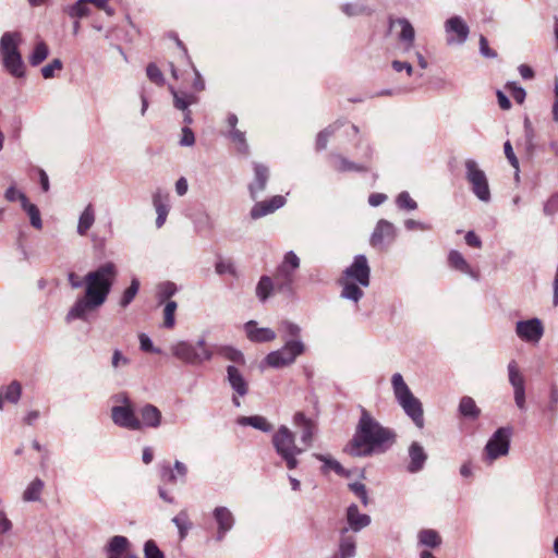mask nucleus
Instances as JSON below:
<instances>
[{
	"label": "nucleus",
	"instance_id": "1",
	"mask_svg": "<svg viewBox=\"0 0 558 558\" xmlns=\"http://www.w3.org/2000/svg\"><path fill=\"white\" fill-rule=\"evenodd\" d=\"M118 268L114 263L106 262L84 276V294L78 296L65 315L66 323L76 319L86 322L88 315L101 307L116 282Z\"/></svg>",
	"mask_w": 558,
	"mask_h": 558
},
{
	"label": "nucleus",
	"instance_id": "2",
	"mask_svg": "<svg viewBox=\"0 0 558 558\" xmlns=\"http://www.w3.org/2000/svg\"><path fill=\"white\" fill-rule=\"evenodd\" d=\"M395 441L396 433L383 426L369 411L361 407L359 422L345 451L352 457L364 458L387 451Z\"/></svg>",
	"mask_w": 558,
	"mask_h": 558
},
{
	"label": "nucleus",
	"instance_id": "3",
	"mask_svg": "<svg viewBox=\"0 0 558 558\" xmlns=\"http://www.w3.org/2000/svg\"><path fill=\"white\" fill-rule=\"evenodd\" d=\"M393 395L404 413L418 428L424 427L423 407L421 401L412 393L402 375L396 373L391 377Z\"/></svg>",
	"mask_w": 558,
	"mask_h": 558
},
{
	"label": "nucleus",
	"instance_id": "4",
	"mask_svg": "<svg viewBox=\"0 0 558 558\" xmlns=\"http://www.w3.org/2000/svg\"><path fill=\"white\" fill-rule=\"evenodd\" d=\"M170 351L177 360L192 366L202 365L210 361L214 355L204 338L198 339L196 342L177 341L171 344Z\"/></svg>",
	"mask_w": 558,
	"mask_h": 558
},
{
	"label": "nucleus",
	"instance_id": "5",
	"mask_svg": "<svg viewBox=\"0 0 558 558\" xmlns=\"http://www.w3.org/2000/svg\"><path fill=\"white\" fill-rule=\"evenodd\" d=\"M20 35L7 32L0 39V54L4 69L14 77H24L25 64L19 51Z\"/></svg>",
	"mask_w": 558,
	"mask_h": 558
},
{
	"label": "nucleus",
	"instance_id": "6",
	"mask_svg": "<svg viewBox=\"0 0 558 558\" xmlns=\"http://www.w3.org/2000/svg\"><path fill=\"white\" fill-rule=\"evenodd\" d=\"M272 446L289 470L299 465L298 456L305 451L295 445V435L286 425H281L272 436Z\"/></svg>",
	"mask_w": 558,
	"mask_h": 558
},
{
	"label": "nucleus",
	"instance_id": "7",
	"mask_svg": "<svg viewBox=\"0 0 558 558\" xmlns=\"http://www.w3.org/2000/svg\"><path fill=\"white\" fill-rule=\"evenodd\" d=\"M305 344L301 339H287L283 347L269 352L262 361L260 367L283 368L291 366L299 356L304 354Z\"/></svg>",
	"mask_w": 558,
	"mask_h": 558
},
{
	"label": "nucleus",
	"instance_id": "8",
	"mask_svg": "<svg viewBox=\"0 0 558 558\" xmlns=\"http://www.w3.org/2000/svg\"><path fill=\"white\" fill-rule=\"evenodd\" d=\"M465 179L470 184L472 193L483 203L492 199L489 183L486 173L480 168L474 159L464 161Z\"/></svg>",
	"mask_w": 558,
	"mask_h": 558
},
{
	"label": "nucleus",
	"instance_id": "9",
	"mask_svg": "<svg viewBox=\"0 0 558 558\" xmlns=\"http://www.w3.org/2000/svg\"><path fill=\"white\" fill-rule=\"evenodd\" d=\"M299 267L298 255L293 251L286 253L275 274L276 289L279 292L288 294L293 292L294 272Z\"/></svg>",
	"mask_w": 558,
	"mask_h": 558
},
{
	"label": "nucleus",
	"instance_id": "10",
	"mask_svg": "<svg viewBox=\"0 0 558 558\" xmlns=\"http://www.w3.org/2000/svg\"><path fill=\"white\" fill-rule=\"evenodd\" d=\"M511 427H499L488 439L484 448V461L492 463L500 457L507 456L510 449Z\"/></svg>",
	"mask_w": 558,
	"mask_h": 558
},
{
	"label": "nucleus",
	"instance_id": "11",
	"mask_svg": "<svg viewBox=\"0 0 558 558\" xmlns=\"http://www.w3.org/2000/svg\"><path fill=\"white\" fill-rule=\"evenodd\" d=\"M371 269L365 255H356L353 263L344 270L343 280L359 283L361 287L369 286Z\"/></svg>",
	"mask_w": 558,
	"mask_h": 558
},
{
	"label": "nucleus",
	"instance_id": "12",
	"mask_svg": "<svg viewBox=\"0 0 558 558\" xmlns=\"http://www.w3.org/2000/svg\"><path fill=\"white\" fill-rule=\"evenodd\" d=\"M213 519L217 526L215 539L222 542L226 535L234 527L235 517L228 507L217 506L213 510Z\"/></svg>",
	"mask_w": 558,
	"mask_h": 558
},
{
	"label": "nucleus",
	"instance_id": "13",
	"mask_svg": "<svg viewBox=\"0 0 558 558\" xmlns=\"http://www.w3.org/2000/svg\"><path fill=\"white\" fill-rule=\"evenodd\" d=\"M110 417L114 425L128 429L140 430L138 416L134 407H112Z\"/></svg>",
	"mask_w": 558,
	"mask_h": 558
},
{
	"label": "nucleus",
	"instance_id": "14",
	"mask_svg": "<svg viewBox=\"0 0 558 558\" xmlns=\"http://www.w3.org/2000/svg\"><path fill=\"white\" fill-rule=\"evenodd\" d=\"M226 371V380L234 392L232 403L235 407H240L241 402L239 397H244L248 393V383L236 366L228 365Z\"/></svg>",
	"mask_w": 558,
	"mask_h": 558
},
{
	"label": "nucleus",
	"instance_id": "15",
	"mask_svg": "<svg viewBox=\"0 0 558 558\" xmlns=\"http://www.w3.org/2000/svg\"><path fill=\"white\" fill-rule=\"evenodd\" d=\"M515 333L523 341L537 343L544 335V326L538 318L519 320L515 325Z\"/></svg>",
	"mask_w": 558,
	"mask_h": 558
},
{
	"label": "nucleus",
	"instance_id": "16",
	"mask_svg": "<svg viewBox=\"0 0 558 558\" xmlns=\"http://www.w3.org/2000/svg\"><path fill=\"white\" fill-rule=\"evenodd\" d=\"M397 230L393 223L386 219H380L371 236V245L376 248H381L384 244H390L395 241Z\"/></svg>",
	"mask_w": 558,
	"mask_h": 558
},
{
	"label": "nucleus",
	"instance_id": "17",
	"mask_svg": "<svg viewBox=\"0 0 558 558\" xmlns=\"http://www.w3.org/2000/svg\"><path fill=\"white\" fill-rule=\"evenodd\" d=\"M445 31L447 34H456V38L448 37V44L457 43L460 45L466 41L470 33L468 24L461 16L458 15L452 16L446 21Z\"/></svg>",
	"mask_w": 558,
	"mask_h": 558
},
{
	"label": "nucleus",
	"instance_id": "18",
	"mask_svg": "<svg viewBox=\"0 0 558 558\" xmlns=\"http://www.w3.org/2000/svg\"><path fill=\"white\" fill-rule=\"evenodd\" d=\"M140 430L144 428H158L161 425L162 414L154 404L146 403L137 410Z\"/></svg>",
	"mask_w": 558,
	"mask_h": 558
},
{
	"label": "nucleus",
	"instance_id": "19",
	"mask_svg": "<svg viewBox=\"0 0 558 558\" xmlns=\"http://www.w3.org/2000/svg\"><path fill=\"white\" fill-rule=\"evenodd\" d=\"M293 424L300 430L301 442L305 446V449L311 447L316 430L315 423L302 412H298L293 416Z\"/></svg>",
	"mask_w": 558,
	"mask_h": 558
},
{
	"label": "nucleus",
	"instance_id": "20",
	"mask_svg": "<svg viewBox=\"0 0 558 558\" xmlns=\"http://www.w3.org/2000/svg\"><path fill=\"white\" fill-rule=\"evenodd\" d=\"M400 27L398 39L403 44V51L409 52L414 47L415 29L410 21L405 17H399L390 22V27Z\"/></svg>",
	"mask_w": 558,
	"mask_h": 558
},
{
	"label": "nucleus",
	"instance_id": "21",
	"mask_svg": "<svg viewBox=\"0 0 558 558\" xmlns=\"http://www.w3.org/2000/svg\"><path fill=\"white\" fill-rule=\"evenodd\" d=\"M244 330L250 341L256 343H266L277 338L276 332L267 327H258L255 320L245 323Z\"/></svg>",
	"mask_w": 558,
	"mask_h": 558
},
{
	"label": "nucleus",
	"instance_id": "22",
	"mask_svg": "<svg viewBox=\"0 0 558 558\" xmlns=\"http://www.w3.org/2000/svg\"><path fill=\"white\" fill-rule=\"evenodd\" d=\"M254 180L248 185L250 195L253 199H256L258 194L266 189L267 181L269 178V169L263 163L254 162Z\"/></svg>",
	"mask_w": 558,
	"mask_h": 558
},
{
	"label": "nucleus",
	"instance_id": "23",
	"mask_svg": "<svg viewBox=\"0 0 558 558\" xmlns=\"http://www.w3.org/2000/svg\"><path fill=\"white\" fill-rule=\"evenodd\" d=\"M408 453L410 459V462L407 466L408 472L417 473L423 470L427 461V453L424 447L420 442L413 441L409 446Z\"/></svg>",
	"mask_w": 558,
	"mask_h": 558
},
{
	"label": "nucleus",
	"instance_id": "24",
	"mask_svg": "<svg viewBox=\"0 0 558 558\" xmlns=\"http://www.w3.org/2000/svg\"><path fill=\"white\" fill-rule=\"evenodd\" d=\"M284 204L286 198L281 195H276L269 201L256 203L252 207L250 215L253 219H259L281 208Z\"/></svg>",
	"mask_w": 558,
	"mask_h": 558
},
{
	"label": "nucleus",
	"instance_id": "25",
	"mask_svg": "<svg viewBox=\"0 0 558 558\" xmlns=\"http://www.w3.org/2000/svg\"><path fill=\"white\" fill-rule=\"evenodd\" d=\"M347 523L349 531L357 533L371 524V517L360 513L357 506L352 504L347 509Z\"/></svg>",
	"mask_w": 558,
	"mask_h": 558
},
{
	"label": "nucleus",
	"instance_id": "26",
	"mask_svg": "<svg viewBox=\"0 0 558 558\" xmlns=\"http://www.w3.org/2000/svg\"><path fill=\"white\" fill-rule=\"evenodd\" d=\"M168 201L169 194L163 193L161 190L156 191L153 195V204L157 213L156 227L158 229L161 228L167 220V216L169 214Z\"/></svg>",
	"mask_w": 558,
	"mask_h": 558
},
{
	"label": "nucleus",
	"instance_id": "27",
	"mask_svg": "<svg viewBox=\"0 0 558 558\" xmlns=\"http://www.w3.org/2000/svg\"><path fill=\"white\" fill-rule=\"evenodd\" d=\"M448 264L451 268L470 276L473 279H477L476 271L470 266L463 255L456 250H451L448 254Z\"/></svg>",
	"mask_w": 558,
	"mask_h": 558
},
{
	"label": "nucleus",
	"instance_id": "28",
	"mask_svg": "<svg viewBox=\"0 0 558 558\" xmlns=\"http://www.w3.org/2000/svg\"><path fill=\"white\" fill-rule=\"evenodd\" d=\"M356 539L349 534V527L340 530L339 558H352L355 555ZM338 558V556H336Z\"/></svg>",
	"mask_w": 558,
	"mask_h": 558
},
{
	"label": "nucleus",
	"instance_id": "29",
	"mask_svg": "<svg viewBox=\"0 0 558 558\" xmlns=\"http://www.w3.org/2000/svg\"><path fill=\"white\" fill-rule=\"evenodd\" d=\"M441 545V537L436 530L423 529L417 533V546L437 548Z\"/></svg>",
	"mask_w": 558,
	"mask_h": 558
},
{
	"label": "nucleus",
	"instance_id": "30",
	"mask_svg": "<svg viewBox=\"0 0 558 558\" xmlns=\"http://www.w3.org/2000/svg\"><path fill=\"white\" fill-rule=\"evenodd\" d=\"M129 545L130 542L125 536L116 535L111 537L107 545L108 558H120Z\"/></svg>",
	"mask_w": 558,
	"mask_h": 558
},
{
	"label": "nucleus",
	"instance_id": "31",
	"mask_svg": "<svg viewBox=\"0 0 558 558\" xmlns=\"http://www.w3.org/2000/svg\"><path fill=\"white\" fill-rule=\"evenodd\" d=\"M63 12L74 20L88 16L90 14L89 0H77L75 3L64 7Z\"/></svg>",
	"mask_w": 558,
	"mask_h": 558
},
{
	"label": "nucleus",
	"instance_id": "32",
	"mask_svg": "<svg viewBox=\"0 0 558 558\" xmlns=\"http://www.w3.org/2000/svg\"><path fill=\"white\" fill-rule=\"evenodd\" d=\"M238 424L242 426H252L253 428L265 433L271 432L272 429V425L260 415L241 416L238 418Z\"/></svg>",
	"mask_w": 558,
	"mask_h": 558
},
{
	"label": "nucleus",
	"instance_id": "33",
	"mask_svg": "<svg viewBox=\"0 0 558 558\" xmlns=\"http://www.w3.org/2000/svg\"><path fill=\"white\" fill-rule=\"evenodd\" d=\"M95 222V210L92 204H88L85 209L82 211L78 223H77V233L80 235H86L87 231L93 227Z\"/></svg>",
	"mask_w": 558,
	"mask_h": 558
},
{
	"label": "nucleus",
	"instance_id": "34",
	"mask_svg": "<svg viewBox=\"0 0 558 558\" xmlns=\"http://www.w3.org/2000/svg\"><path fill=\"white\" fill-rule=\"evenodd\" d=\"M216 354L219 356L233 362L235 364L244 365L245 359L243 353L232 345H218L216 348Z\"/></svg>",
	"mask_w": 558,
	"mask_h": 558
},
{
	"label": "nucleus",
	"instance_id": "35",
	"mask_svg": "<svg viewBox=\"0 0 558 558\" xmlns=\"http://www.w3.org/2000/svg\"><path fill=\"white\" fill-rule=\"evenodd\" d=\"M340 284L342 286L341 296L343 299L356 303L363 298L364 292L357 286L359 283L341 279Z\"/></svg>",
	"mask_w": 558,
	"mask_h": 558
},
{
	"label": "nucleus",
	"instance_id": "36",
	"mask_svg": "<svg viewBox=\"0 0 558 558\" xmlns=\"http://www.w3.org/2000/svg\"><path fill=\"white\" fill-rule=\"evenodd\" d=\"M22 208L28 215L31 225L40 230L43 228V220L40 217V211L35 204L29 203L27 196H22Z\"/></svg>",
	"mask_w": 558,
	"mask_h": 558
},
{
	"label": "nucleus",
	"instance_id": "37",
	"mask_svg": "<svg viewBox=\"0 0 558 558\" xmlns=\"http://www.w3.org/2000/svg\"><path fill=\"white\" fill-rule=\"evenodd\" d=\"M459 412L461 415L472 420H476L481 414V410L477 408L475 401L468 396L461 398Z\"/></svg>",
	"mask_w": 558,
	"mask_h": 558
},
{
	"label": "nucleus",
	"instance_id": "38",
	"mask_svg": "<svg viewBox=\"0 0 558 558\" xmlns=\"http://www.w3.org/2000/svg\"><path fill=\"white\" fill-rule=\"evenodd\" d=\"M276 287L275 279L268 276H262L256 286V296L260 302H265L271 294Z\"/></svg>",
	"mask_w": 558,
	"mask_h": 558
},
{
	"label": "nucleus",
	"instance_id": "39",
	"mask_svg": "<svg viewBox=\"0 0 558 558\" xmlns=\"http://www.w3.org/2000/svg\"><path fill=\"white\" fill-rule=\"evenodd\" d=\"M187 474V468L184 463L177 460L173 465V470L169 468H165L162 471V477L167 476V481L171 484H174L178 480V476L184 481L185 476Z\"/></svg>",
	"mask_w": 558,
	"mask_h": 558
},
{
	"label": "nucleus",
	"instance_id": "40",
	"mask_svg": "<svg viewBox=\"0 0 558 558\" xmlns=\"http://www.w3.org/2000/svg\"><path fill=\"white\" fill-rule=\"evenodd\" d=\"M335 169L340 172H347V171H356V172H364L367 171V167L363 165L355 163L353 161H350L349 159L337 155L335 156Z\"/></svg>",
	"mask_w": 558,
	"mask_h": 558
},
{
	"label": "nucleus",
	"instance_id": "41",
	"mask_svg": "<svg viewBox=\"0 0 558 558\" xmlns=\"http://www.w3.org/2000/svg\"><path fill=\"white\" fill-rule=\"evenodd\" d=\"M508 377L509 383L513 389L525 388L524 377L521 374L515 361H510L508 364Z\"/></svg>",
	"mask_w": 558,
	"mask_h": 558
},
{
	"label": "nucleus",
	"instance_id": "42",
	"mask_svg": "<svg viewBox=\"0 0 558 558\" xmlns=\"http://www.w3.org/2000/svg\"><path fill=\"white\" fill-rule=\"evenodd\" d=\"M44 488V482L40 478L32 481L23 493L24 501H37L40 498Z\"/></svg>",
	"mask_w": 558,
	"mask_h": 558
},
{
	"label": "nucleus",
	"instance_id": "43",
	"mask_svg": "<svg viewBox=\"0 0 558 558\" xmlns=\"http://www.w3.org/2000/svg\"><path fill=\"white\" fill-rule=\"evenodd\" d=\"M172 523L178 527L180 538L184 539L192 526L191 522L189 521V514L186 510H181L175 517H173Z\"/></svg>",
	"mask_w": 558,
	"mask_h": 558
},
{
	"label": "nucleus",
	"instance_id": "44",
	"mask_svg": "<svg viewBox=\"0 0 558 558\" xmlns=\"http://www.w3.org/2000/svg\"><path fill=\"white\" fill-rule=\"evenodd\" d=\"M138 290H140V281L137 278H133L131 280V284L129 286V288H126L120 299V306L121 307H126L131 304V302L134 300V298L136 296V294L138 293Z\"/></svg>",
	"mask_w": 558,
	"mask_h": 558
},
{
	"label": "nucleus",
	"instance_id": "45",
	"mask_svg": "<svg viewBox=\"0 0 558 558\" xmlns=\"http://www.w3.org/2000/svg\"><path fill=\"white\" fill-rule=\"evenodd\" d=\"M342 125L340 122H336L328 128L324 129L317 134L316 138V148L318 150L325 149L327 147V143L329 137L335 134V132Z\"/></svg>",
	"mask_w": 558,
	"mask_h": 558
},
{
	"label": "nucleus",
	"instance_id": "46",
	"mask_svg": "<svg viewBox=\"0 0 558 558\" xmlns=\"http://www.w3.org/2000/svg\"><path fill=\"white\" fill-rule=\"evenodd\" d=\"M49 54L48 46L44 41L36 44L33 52L29 56V63L33 66L40 64Z\"/></svg>",
	"mask_w": 558,
	"mask_h": 558
},
{
	"label": "nucleus",
	"instance_id": "47",
	"mask_svg": "<svg viewBox=\"0 0 558 558\" xmlns=\"http://www.w3.org/2000/svg\"><path fill=\"white\" fill-rule=\"evenodd\" d=\"M192 220L196 232L209 231L213 229L211 217L206 211L197 213Z\"/></svg>",
	"mask_w": 558,
	"mask_h": 558
},
{
	"label": "nucleus",
	"instance_id": "48",
	"mask_svg": "<svg viewBox=\"0 0 558 558\" xmlns=\"http://www.w3.org/2000/svg\"><path fill=\"white\" fill-rule=\"evenodd\" d=\"M314 457L324 462L323 472H328L329 470L335 471L339 475L344 474L343 466L335 459H332L329 456L320 454V453H314Z\"/></svg>",
	"mask_w": 558,
	"mask_h": 558
},
{
	"label": "nucleus",
	"instance_id": "49",
	"mask_svg": "<svg viewBox=\"0 0 558 558\" xmlns=\"http://www.w3.org/2000/svg\"><path fill=\"white\" fill-rule=\"evenodd\" d=\"M279 329L283 332V340L301 339V327L290 320H282Z\"/></svg>",
	"mask_w": 558,
	"mask_h": 558
},
{
	"label": "nucleus",
	"instance_id": "50",
	"mask_svg": "<svg viewBox=\"0 0 558 558\" xmlns=\"http://www.w3.org/2000/svg\"><path fill=\"white\" fill-rule=\"evenodd\" d=\"M3 391V398L11 402V403H17L21 393H22V386L19 381L13 380L9 386L1 389Z\"/></svg>",
	"mask_w": 558,
	"mask_h": 558
},
{
	"label": "nucleus",
	"instance_id": "51",
	"mask_svg": "<svg viewBox=\"0 0 558 558\" xmlns=\"http://www.w3.org/2000/svg\"><path fill=\"white\" fill-rule=\"evenodd\" d=\"M178 289L175 283L171 281L162 282L157 288V298L159 302H165L177 293Z\"/></svg>",
	"mask_w": 558,
	"mask_h": 558
},
{
	"label": "nucleus",
	"instance_id": "52",
	"mask_svg": "<svg viewBox=\"0 0 558 558\" xmlns=\"http://www.w3.org/2000/svg\"><path fill=\"white\" fill-rule=\"evenodd\" d=\"M342 12L348 16L361 15L364 13H371V8L364 2L361 3H345L341 7Z\"/></svg>",
	"mask_w": 558,
	"mask_h": 558
},
{
	"label": "nucleus",
	"instance_id": "53",
	"mask_svg": "<svg viewBox=\"0 0 558 558\" xmlns=\"http://www.w3.org/2000/svg\"><path fill=\"white\" fill-rule=\"evenodd\" d=\"M178 304L174 301H168L163 308V326L168 329L172 328L175 324L174 314Z\"/></svg>",
	"mask_w": 558,
	"mask_h": 558
},
{
	"label": "nucleus",
	"instance_id": "54",
	"mask_svg": "<svg viewBox=\"0 0 558 558\" xmlns=\"http://www.w3.org/2000/svg\"><path fill=\"white\" fill-rule=\"evenodd\" d=\"M396 203L400 209L415 210L417 208V203L405 191L398 195Z\"/></svg>",
	"mask_w": 558,
	"mask_h": 558
},
{
	"label": "nucleus",
	"instance_id": "55",
	"mask_svg": "<svg viewBox=\"0 0 558 558\" xmlns=\"http://www.w3.org/2000/svg\"><path fill=\"white\" fill-rule=\"evenodd\" d=\"M230 138L238 145V149L241 153L246 154L248 151V145L246 143L245 133L234 129L230 131Z\"/></svg>",
	"mask_w": 558,
	"mask_h": 558
},
{
	"label": "nucleus",
	"instance_id": "56",
	"mask_svg": "<svg viewBox=\"0 0 558 558\" xmlns=\"http://www.w3.org/2000/svg\"><path fill=\"white\" fill-rule=\"evenodd\" d=\"M215 270L218 275L229 274L233 277L236 276L234 264L229 259H219L215 265Z\"/></svg>",
	"mask_w": 558,
	"mask_h": 558
},
{
	"label": "nucleus",
	"instance_id": "57",
	"mask_svg": "<svg viewBox=\"0 0 558 558\" xmlns=\"http://www.w3.org/2000/svg\"><path fill=\"white\" fill-rule=\"evenodd\" d=\"M144 558H165V555L157 544L149 539L144 544Z\"/></svg>",
	"mask_w": 558,
	"mask_h": 558
},
{
	"label": "nucleus",
	"instance_id": "58",
	"mask_svg": "<svg viewBox=\"0 0 558 558\" xmlns=\"http://www.w3.org/2000/svg\"><path fill=\"white\" fill-rule=\"evenodd\" d=\"M63 64L60 59H53L50 63L41 68V75L45 78H52L56 71L62 70Z\"/></svg>",
	"mask_w": 558,
	"mask_h": 558
},
{
	"label": "nucleus",
	"instance_id": "59",
	"mask_svg": "<svg viewBox=\"0 0 558 558\" xmlns=\"http://www.w3.org/2000/svg\"><path fill=\"white\" fill-rule=\"evenodd\" d=\"M146 73L148 78L155 84L162 85L165 83L163 75L156 64L149 63L147 65Z\"/></svg>",
	"mask_w": 558,
	"mask_h": 558
},
{
	"label": "nucleus",
	"instance_id": "60",
	"mask_svg": "<svg viewBox=\"0 0 558 558\" xmlns=\"http://www.w3.org/2000/svg\"><path fill=\"white\" fill-rule=\"evenodd\" d=\"M170 92L173 96V106L178 110H181L182 112L190 110L189 109L190 106L187 105L186 97L184 96L183 93L175 90L173 87H170Z\"/></svg>",
	"mask_w": 558,
	"mask_h": 558
},
{
	"label": "nucleus",
	"instance_id": "61",
	"mask_svg": "<svg viewBox=\"0 0 558 558\" xmlns=\"http://www.w3.org/2000/svg\"><path fill=\"white\" fill-rule=\"evenodd\" d=\"M349 487L361 499L364 506L368 505V496L364 484L354 482L351 483Z\"/></svg>",
	"mask_w": 558,
	"mask_h": 558
},
{
	"label": "nucleus",
	"instance_id": "62",
	"mask_svg": "<svg viewBox=\"0 0 558 558\" xmlns=\"http://www.w3.org/2000/svg\"><path fill=\"white\" fill-rule=\"evenodd\" d=\"M543 211L546 216H553L558 211V193L548 197L544 204Z\"/></svg>",
	"mask_w": 558,
	"mask_h": 558
},
{
	"label": "nucleus",
	"instance_id": "63",
	"mask_svg": "<svg viewBox=\"0 0 558 558\" xmlns=\"http://www.w3.org/2000/svg\"><path fill=\"white\" fill-rule=\"evenodd\" d=\"M129 364H130L129 357L123 355V353L120 350H118V349L113 350L112 359H111V366L114 369H119L120 367H124Z\"/></svg>",
	"mask_w": 558,
	"mask_h": 558
},
{
	"label": "nucleus",
	"instance_id": "64",
	"mask_svg": "<svg viewBox=\"0 0 558 558\" xmlns=\"http://www.w3.org/2000/svg\"><path fill=\"white\" fill-rule=\"evenodd\" d=\"M506 87L510 90L512 98L518 104H523L526 96L524 88L518 86L515 83H508Z\"/></svg>",
	"mask_w": 558,
	"mask_h": 558
}]
</instances>
